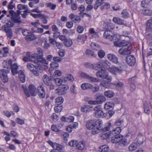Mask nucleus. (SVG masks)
<instances>
[{
  "instance_id": "obj_41",
  "label": "nucleus",
  "mask_w": 152,
  "mask_h": 152,
  "mask_svg": "<svg viewBox=\"0 0 152 152\" xmlns=\"http://www.w3.org/2000/svg\"><path fill=\"white\" fill-rule=\"evenodd\" d=\"M94 114L96 117H99L102 116L104 115V113L102 110H100L97 112H95Z\"/></svg>"
},
{
  "instance_id": "obj_50",
  "label": "nucleus",
  "mask_w": 152,
  "mask_h": 152,
  "mask_svg": "<svg viewBox=\"0 0 152 152\" xmlns=\"http://www.w3.org/2000/svg\"><path fill=\"white\" fill-rule=\"evenodd\" d=\"M91 46L92 49L95 50H98L99 48V45L95 43H92L91 44Z\"/></svg>"
},
{
  "instance_id": "obj_59",
  "label": "nucleus",
  "mask_w": 152,
  "mask_h": 152,
  "mask_svg": "<svg viewBox=\"0 0 152 152\" xmlns=\"http://www.w3.org/2000/svg\"><path fill=\"white\" fill-rule=\"evenodd\" d=\"M30 32L29 30L24 29L22 30V33L23 36L27 37Z\"/></svg>"
},
{
  "instance_id": "obj_11",
  "label": "nucleus",
  "mask_w": 152,
  "mask_h": 152,
  "mask_svg": "<svg viewBox=\"0 0 152 152\" xmlns=\"http://www.w3.org/2000/svg\"><path fill=\"white\" fill-rule=\"evenodd\" d=\"M69 18L72 22L75 23H79L81 20L80 17L79 15H76L73 13H71L69 16Z\"/></svg>"
},
{
  "instance_id": "obj_47",
  "label": "nucleus",
  "mask_w": 152,
  "mask_h": 152,
  "mask_svg": "<svg viewBox=\"0 0 152 152\" xmlns=\"http://www.w3.org/2000/svg\"><path fill=\"white\" fill-rule=\"evenodd\" d=\"M56 103L58 105H60L64 102V99L62 97L59 96L56 99Z\"/></svg>"
},
{
  "instance_id": "obj_26",
  "label": "nucleus",
  "mask_w": 152,
  "mask_h": 152,
  "mask_svg": "<svg viewBox=\"0 0 152 152\" xmlns=\"http://www.w3.org/2000/svg\"><path fill=\"white\" fill-rule=\"evenodd\" d=\"M121 139V136H114L112 138L111 141L113 143H119Z\"/></svg>"
},
{
  "instance_id": "obj_30",
  "label": "nucleus",
  "mask_w": 152,
  "mask_h": 152,
  "mask_svg": "<svg viewBox=\"0 0 152 152\" xmlns=\"http://www.w3.org/2000/svg\"><path fill=\"white\" fill-rule=\"evenodd\" d=\"M81 87L83 90L90 89L92 88V85L88 83H84L81 85Z\"/></svg>"
},
{
  "instance_id": "obj_46",
  "label": "nucleus",
  "mask_w": 152,
  "mask_h": 152,
  "mask_svg": "<svg viewBox=\"0 0 152 152\" xmlns=\"http://www.w3.org/2000/svg\"><path fill=\"white\" fill-rule=\"evenodd\" d=\"M102 66V64H101L100 62H98L95 64H94L93 69L95 70H98L99 69L101 68Z\"/></svg>"
},
{
  "instance_id": "obj_44",
  "label": "nucleus",
  "mask_w": 152,
  "mask_h": 152,
  "mask_svg": "<svg viewBox=\"0 0 152 152\" xmlns=\"http://www.w3.org/2000/svg\"><path fill=\"white\" fill-rule=\"evenodd\" d=\"M45 5L48 7L50 8L52 10H54L56 7V5L53 4L51 2L47 3Z\"/></svg>"
},
{
  "instance_id": "obj_25",
  "label": "nucleus",
  "mask_w": 152,
  "mask_h": 152,
  "mask_svg": "<svg viewBox=\"0 0 152 152\" xmlns=\"http://www.w3.org/2000/svg\"><path fill=\"white\" fill-rule=\"evenodd\" d=\"M92 107L89 105H85L82 106L81 108V110L83 112H89L91 110V109Z\"/></svg>"
},
{
  "instance_id": "obj_12",
  "label": "nucleus",
  "mask_w": 152,
  "mask_h": 152,
  "mask_svg": "<svg viewBox=\"0 0 152 152\" xmlns=\"http://www.w3.org/2000/svg\"><path fill=\"white\" fill-rule=\"evenodd\" d=\"M0 76L4 83H6L8 82V78L6 72L4 69H1L0 70Z\"/></svg>"
},
{
  "instance_id": "obj_49",
  "label": "nucleus",
  "mask_w": 152,
  "mask_h": 152,
  "mask_svg": "<svg viewBox=\"0 0 152 152\" xmlns=\"http://www.w3.org/2000/svg\"><path fill=\"white\" fill-rule=\"evenodd\" d=\"M98 57L100 58H103L105 55V52L102 50H99L98 52Z\"/></svg>"
},
{
  "instance_id": "obj_8",
  "label": "nucleus",
  "mask_w": 152,
  "mask_h": 152,
  "mask_svg": "<svg viewBox=\"0 0 152 152\" xmlns=\"http://www.w3.org/2000/svg\"><path fill=\"white\" fill-rule=\"evenodd\" d=\"M108 125H107L106 127H105L104 128L102 129V127H101V129L100 130H102L104 132L103 133L101 137L103 139H105L107 138L111 134L109 132H105L106 131H108L110 129V127L111 126V124L110 123H108Z\"/></svg>"
},
{
  "instance_id": "obj_10",
  "label": "nucleus",
  "mask_w": 152,
  "mask_h": 152,
  "mask_svg": "<svg viewBox=\"0 0 152 152\" xmlns=\"http://www.w3.org/2000/svg\"><path fill=\"white\" fill-rule=\"evenodd\" d=\"M126 63L129 66H134L136 62V59L132 55L127 56L126 58Z\"/></svg>"
},
{
  "instance_id": "obj_5",
  "label": "nucleus",
  "mask_w": 152,
  "mask_h": 152,
  "mask_svg": "<svg viewBox=\"0 0 152 152\" xmlns=\"http://www.w3.org/2000/svg\"><path fill=\"white\" fill-rule=\"evenodd\" d=\"M95 99V100L89 101L86 99L85 100L88 101L89 104L94 105L101 104L103 102L106 100V98L104 96H96Z\"/></svg>"
},
{
  "instance_id": "obj_61",
  "label": "nucleus",
  "mask_w": 152,
  "mask_h": 152,
  "mask_svg": "<svg viewBox=\"0 0 152 152\" xmlns=\"http://www.w3.org/2000/svg\"><path fill=\"white\" fill-rule=\"evenodd\" d=\"M77 142L76 140H72L69 142V145L71 146L76 147Z\"/></svg>"
},
{
  "instance_id": "obj_23",
  "label": "nucleus",
  "mask_w": 152,
  "mask_h": 152,
  "mask_svg": "<svg viewBox=\"0 0 152 152\" xmlns=\"http://www.w3.org/2000/svg\"><path fill=\"white\" fill-rule=\"evenodd\" d=\"M137 143L138 145L142 144L145 140V137L141 134H139L137 137Z\"/></svg>"
},
{
  "instance_id": "obj_34",
  "label": "nucleus",
  "mask_w": 152,
  "mask_h": 152,
  "mask_svg": "<svg viewBox=\"0 0 152 152\" xmlns=\"http://www.w3.org/2000/svg\"><path fill=\"white\" fill-rule=\"evenodd\" d=\"M53 80L54 81H53V85L56 84L57 86H59L61 85L63 82V80L59 78H56L55 79L53 78Z\"/></svg>"
},
{
  "instance_id": "obj_53",
  "label": "nucleus",
  "mask_w": 152,
  "mask_h": 152,
  "mask_svg": "<svg viewBox=\"0 0 152 152\" xmlns=\"http://www.w3.org/2000/svg\"><path fill=\"white\" fill-rule=\"evenodd\" d=\"M87 79L89 80L91 82H96L99 81V80L98 79L89 75Z\"/></svg>"
},
{
  "instance_id": "obj_39",
  "label": "nucleus",
  "mask_w": 152,
  "mask_h": 152,
  "mask_svg": "<svg viewBox=\"0 0 152 152\" xmlns=\"http://www.w3.org/2000/svg\"><path fill=\"white\" fill-rule=\"evenodd\" d=\"M124 120L120 119L115 121V124L117 126H120L121 127L124 126Z\"/></svg>"
},
{
  "instance_id": "obj_22",
  "label": "nucleus",
  "mask_w": 152,
  "mask_h": 152,
  "mask_svg": "<svg viewBox=\"0 0 152 152\" xmlns=\"http://www.w3.org/2000/svg\"><path fill=\"white\" fill-rule=\"evenodd\" d=\"M121 130V127H118L115 128L112 131L111 134L113 135L114 136H121L120 134Z\"/></svg>"
},
{
  "instance_id": "obj_6",
  "label": "nucleus",
  "mask_w": 152,
  "mask_h": 152,
  "mask_svg": "<svg viewBox=\"0 0 152 152\" xmlns=\"http://www.w3.org/2000/svg\"><path fill=\"white\" fill-rule=\"evenodd\" d=\"M9 14L10 15L11 18L14 23H17L19 25L21 23L20 17L16 14V12L12 10L9 11Z\"/></svg>"
},
{
  "instance_id": "obj_16",
  "label": "nucleus",
  "mask_w": 152,
  "mask_h": 152,
  "mask_svg": "<svg viewBox=\"0 0 152 152\" xmlns=\"http://www.w3.org/2000/svg\"><path fill=\"white\" fill-rule=\"evenodd\" d=\"M101 69V70H99L96 72V75L97 77L104 79L105 77H106V76H107V72L103 70V69Z\"/></svg>"
},
{
  "instance_id": "obj_35",
  "label": "nucleus",
  "mask_w": 152,
  "mask_h": 152,
  "mask_svg": "<svg viewBox=\"0 0 152 152\" xmlns=\"http://www.w3.org/2000/svg\"><path fill=\"white\" fill-rule=\"evenodd\" d=\"M109 150V147L107 145H102L99 148V151L101 152H106Z\"/></svg>"
},
{
  "instance_id": "obj_28",
  "label": "nucleus",
  "mask_w": 152,
  "mask_h": 152,
  "mask_svg": "<svg viewBox=\"0 0 152 152\" xmlns=\"http://www.w3.org/2000/svg\"><path fill=\"white\" fill-rule=\"evenodd\" d=\"M19 73V77L20 80L22 83H24L25 81V77L24 73L22 70H20Z\"/></svg>"
},
{
  "instance_id": "obj_58",
  "label": "nucleus",
  "mask_w": 152,
  "mask_h": 152,
  "mask_svg": "<svg viewBox=\"0 0 152 152\" xmlns=\"http://www.w3.org/2000/svg\"><path fill=\"white\" fill-rule=\"evenodd\" d=\"M146 26L148 28H152V19H150L147 21Z\"/></svg>"
},
{
  "instance_id": "obj_48",
  "label": "nucleus",
  "mask_w": 152,
  "mask_h": 152,
  "mask_svg": "<svg viewBox=\"0 0 152 152\" xmlns=\"http://www.w3.org/2000/svg\"><path fill=\"white\" fill-rule=\"evenodd\" d=\"M37 50L38 53V54H37L38 56V57L41 58H43L42 57L43 56V52L41 49L39 48H37Z\"/></svg>"
},
{
  "instance_id": "obj_42",
  "label": "nucleus",
  "mask_w": 152,
  "mask_h": 152,
  "mask_svg": "<svg viewBox=\"0 0 152 152\" xmlns=\"http://www.w3.org/2000/svg\"><path fill=\"white\" fill-rule=\"evenodd\" d=\"M122 17L124 18H128L129 16V14L126 10H124L121 13Z\"/></svg>"
},
{
  "instance_id": "obj_9",
  "label": "nucleus",
  "mask_w": 152,
  "mask_h": 152,
  "mask_svg": "<svg viewBox=\"0 0 152 152\" xmlns=\"http://www.w3.org/2000/svg\"><path fill=\"white\" fill-rule=\"evenodd\" d=\"M104 69L106 70H108L109 72L114 75H116L118 73L121 72L122 70L121 69L117 67L112 66L111 67H104Z\"/></svg>"
},
{
  "instance_id": "obj_29",
  "label": "nucleus",
  "mask_w": 152,
  "mask_h": 152,
  "mask_svg": "<svg viewBox=\"0 0 152 152\" xmlns=\"http://www.w3.org/2000/svg\"><path fill=\"white\" fill-rule=\"evenodd\" d=\"M139 145L136 143H132L130 144L129 147V149L130 151H133L135 150L137 148Z\"/></svg>"
},
{
  "instance_id": "obj_55",
  "label": "nucleus",
  "mask_w": 152,
  "mask_h": 152,
  "mask_svg": "<svg viewBox=\"0 0 152 152\" xmlns=\"http://www.w3.org/2000/svg\"><path fill=\"white\" fill-rule=\"evenodd\" d=\"M100 85L101 86L107 88L109 86V83L107 82L103 81L100 83Z\"/></svg>"
},
{
  "instance_id": "obj_15",
  "label": "nucleus",
  "mask_w": 152,
  "mask_h": 152,
  "mask_svg": "<svg viewBox=\"0 0 152 152\" xmlns=\"http://www.w3.org/2000/svg\"><path fill=\"white\" fill-rule=\"evenodd\" d=\"M107 58L115 64H117L118 62V58L114 54H108L107 55Z\"/></svg>"
},
{
  "instance_id": "obj_21",
  "label": "nucleus",
  "mask_w": 152,
  "mask_h": 152,
  "mask_svg": "<svg viewBox=\"0 0 152 152\" xmlns=\"http://www.w3.org/2000/svg\"><path fill=\"white\" fill-rule=\"evenodd\" d=\"M113 21L114 23L118 24L125 25L124 20L119 18L115 17L113 18Z\"/></svg>"
},
{
  "instance_id": "obj_60",
  "label": "nucleus",
  "mask_w": 152,
  "mask_h": 152,
  "mask_svg": "<svg viewBox=\"0 0 152 152\" xmlns=\"http://www.w3.org/2000/svg\"><path fill=\"white\" fill-rule=\"evenodd\" d=\"M27 6L26 5H22L21 4H19L17 6V8L19 10H25L26 9Z\"/></svg>"
},
{
  "instance_id": "obj_19",
  "label": "nucleus",
  "mask_w": 152,
  "mask_h": 152,
  "mask_svg": "<svg viewBox=\"0 0 152 152\" xmlns=\"http://www.w3.org/2000/svg\"><path fill=\"white\" fill-rule=\"evenodd\" d=\"M37 38L36 35L33 33L30 32L27 37H25V39L27 41H31L36 39Z\"/></svg>"
},
{
  "instance_id": "obj_40",
  "label": "nucleus",
  "mask_w": 152,
  "mask_h": 152,
  "mask_svg": "<svg viewBox=\"0 0 152 152\" xmlns=\"http://www.w3.org/2000/svg\"><path fill=\"white\" fill-rule=\"evenodd\" d=\"M66 77H64V81H66L67 80L70 81H73L74 80V78L73 76L71 74H67L66 75Z\"/></svg>"
},
{
  "instance_id": "obj_13",
  "label": "nucleus",
  "mask_w": 152,
  "mask_h": 152,
  "mask_svg": "<svg viewBox=\"0 0 152 152\" xmlns=\"http://www.w3.org/2000/svg\"><path fill=\"white\" fill-rule=\"evenodd\" d=\"M69 87L68 86H64L62 87H60L56 90V92L58 95H62L65 94Z\"/></svg>"
},
{
  "instance_id": "obj_56",
  "label": "nucleus",
  "mask_w": 152,
  "mask_h": 152,
  "mask_svg": "<svg viewBox=\"0 0 152 152\" xmlns=\"http://www.w3.org/2000/svg\"><path fill=\"white\" fill-rule=\"evenodd\" d=\"M143 14L145 15H152V10H145Z\"/></svg>"
},
{
  "instance_id": "obj_45",
  "label": "nucleus",
  "mask_w": 152,
  "mask_h": 152,
  "mask_svg": "<svg viewBox=\"0 0 152 152\" xmlns=\"http://www.w3.org/2000/svg\"><path fill=\"white\" fill-rule=\"evenodd\" d=\"M27 66L28 69L30 70L31 72H32L35 69L36 66H37V65H34L28 63L27 64Z\"/></svg>"
},
{
  "instance_id": "obj_18",
  "label": "nucleus",
  "mask_w": 152,
  "mask_h": 152,
  "mask_svg": "<svg viewBox=\"0 0 152 152\" xmlns=\"http://www.w3.org/2000/svg\"><path fill=\"white\" fill-rule=\"evenodd\" d=\"M31 61H33V62L37 64V66H39V65H40L41 63H45V64H47L46 62L47 61L46 60L43 58H40L37 57V58L34 59L33 60H31Z\"/></svg>"
},
{
  "instance_id": "obj_7",
  "label": "nucleus",
  "mask_w": 152,
  "mask_h": 152,
  "mask_svg": "<svg viewBox=\"0 0 152 152\" xmlns=\"http://www.w3.org/2000/svg\"><path fill=\"white\" fill-rule=\"evenodd\" d=\"M132 48V46L129 43L128 45H125L122 48L120 49L118 51L119 53L121 55H128L131 53L130 50Z\"/></svg>"
},
{
  "instance_id": "obj_24",
  "label": "nucleus",
  "mask_w": 152,
  "mask_h": 152,
  "mask_svg": "<svg viewBox=\"0 0 152 152\" xmlns=\"http://www.w3.org/2000/svg\"><path fill=\"white\" fill-rule=\"evenodd\" d=\"M37 93L39 95H45V93L43 87L42 85L39 86L37 90Z\"/></svg>"
},
{
  "instance_id": "obj_14",
  "label": "nucleus",
  "mask_w": 152,
  "mask_h": 152,
  "mask_svg": "<svg viewBox=\"0 0 152 152\" xmlns=\"http://www.w3.org/2000/svg\"><path fill=\"white\" fill-rule=\"evenodd\" d=\"M115 46L119 47H124L125 45H129V42L125 40H122L120 41H116L114 42Z\"/></svg>"
},
{
  "instance_id": "obj_63",
  "label": "nucleus",
  "mask_w": 152,
  "mask_h": 152,
  "mask_svg": "<svg viewBox=\"0 0 152 152\" xmlns=\"http://www.w3.org/2000/svg\"><path fill=\"white\" fill-rule=\"evenodd\" d=\"M50 66L53 69H56L58 66V64L55 62H52L50 64Z\"/></svg>"
},
{
  "instance_id": "obj_57",
  "label": "nucleus",
  "mask_w": 152,
  "mask_h": 152,
  "mask_svg": "<svg viewBox=\"0 0 152 152\" xmlns=\"http://www.w3.org/2000/svg\"><path fill=\"white\" fill-rule=\"evenodd\" d=\"M136 81V78L135 77H132L128 80L129 83L130 84H134Z\"/></svg>"
},
{
  "instance_id": "obj_3",
  "label": "nucleus",
  "mask_w": 152,
  "mask_h": 152,
  "mask_svg": "<svg viewBox=\"0 0 152 152\" xmlns=\"http://www.w3.org/2000/svg\"><path fill=\"white\" fill-rule=\"evenodd\" d=\"M14 25V23L10 22L6 23L2 27V29L6 32V36L10 39H12L13 37V32L11 28L13 27Z\"/></svg>"
},
{
  "instance_id": "obj_17",
  "label": "nucleus",
  "mask_w": 152,
  "mask_h": 152,
  "mask_svg": "<svg viewBox=\"0 0 152 152\" xmlns=\"http://www.w3.org/2000/svg\"><path fill=\"white\" fill-rule=\"evenodd\" d=\"M28 95H34L36 91V88L33 84H29L28 86Z\"/></svg>"
},
{
  "instance_id": "obj_36",
  "label": "nucleus",
  "mask_w": 152,
  "mask_h": 152,
  "mask_svg": "<svg viewBox=\"0 0 152 152\" xmlns=\"http://www.w3.org/2000/svg\"><path fill=\"white\" fill-rule=\"evenodd\" d=\"M85 145V143L83 141L80 142L79 143H77L76 147V148L77 149L82 150L84 148Z\"/></svg>"
},
{
  "instance_id": "obj_2",
  "label": "nucleus",
  "mask_w": 152,
  "mask_h": 152,
  "mask_svg": "<svg viewBox=\"0 0 152 152\" xmlns=\"http://www.w3.org/2000/svg\"><path fill=\"white\" fill-rule=\"evenodd\" d=\"M102 26L103 28L107 30V31H105L104 33V37L106 39L112 41L115 37V35H110V31L114 29L115 26L113 25L109 24L108 22L106 21L104 22V23Z\"/></svg>"
},
{
  "instance_id": "obj_38",
  "label": "nucleus",
  "mask_w": 152,
  "mask_h": 152,
  "mask_svg": "<svg viewBox=\"0 0 152 152\" xmlns=\"http://www.w3.org/2000/svg\"><path fill=\"white\" fill-rule=\"evenodd\" d=\"M73 42L72 40L70 39H67L64 42V44L66 47H70L72 45Z\"/></svg>"
},
{
  "instance_id": "obj_64",
  "label": "nucleus",
  "mask_w": 152,
  "mask_h": 152,
  "mask_svg": "<svg viewBox=\"0 0 152 152\" xmlns=\"http://www.w3.org/2000/svg\"><path fill=\"white\" fill-rule=\"evenodd\" d=\"M74 117L72 116H69L66 118V122H72L74 121Z\"/></svg>"
},
{
  "instance_id": "obj_62",
  "label": "nucleus",
  "mask_w": 152,
  "mask_h": 152,
  "mask_svg": "<svg viewBox=\"0 0 152 152\" xmlns=\"http://www.w3.org/2000/svg\"><path fill=\"white\" fill-rule=\"evenodd\" d=\"M148 0H143L141 2V6L143 7H146L148 5Z\"/></svg>"
},
{
  "instance_id": "obj_51",
  "label": "nucleus",
  "mask_w": 152,
  "mask_h": 152,
  "mask_svg": "<svg viewBox=\"0 0 152 152\" xmlns=\"http://www.w3.org/2000/svg\"><path fill=\"white\" fill-rule=\"evenodd\" d=\"M85 53L86 54L88 55V56L95 57L96 56L94 52L89 50H86Z\"/></svg>"
},
{
  "instance_id": "obj_27",
  "label": "nucleus",
  "mask_w": 152,
  "mask_h": 152,
  "mask_svg": "<svg viewBox=\"0 0 152 152\" xmlns=\"http://www.w3.org/2000/svg\"><path fill=\"white\" fill-rule=\"evenodd\" d=\"M114 106V104L112 102L106 103L104 105V108L107 110L110 109H112Z\"/></svg>"
},
{
  "instance_id": "obj_33",
  "label": "nucleus",
  "mask_w": 152,
  "mask_h": 152,
  "mask_svg": "<svg viewBox=\"0 0 152 152\" xmlns=\"http://www.w3.org/2000/svg\"><path fill=\"white\" fill-rule=\"evenodd\" d=\"M110 5L109 3L107 2H105L101 6L100 9L101 10H105L110 8Z\"/></svg>"
},
{
  "instance_id": "obj_1",
  "label": "nucleus",
  "mask_w": 152,
  "mask_h": 152,
  "mask_svg": "<svg viewBox=\"0 0 152 152\" xmlns=\"http://www.w3.org/2000/svg\"><path fill=\"white\" fill-rule=\"evenodd\" d=\"M103 123L102 121L98 120L96 121L92 120L88 121L86 124V128L89 129H93L91 131V133L95 134L99 133L101 129Z\"/></svg>"
},
{
  "instance_id": "obj_54",
  "label": "nucleus",
  "mask_w": 152,
  "mask_h": 152,
  "mask_svg": "<svg viewBox=\"0 0 152 152\" xmlns=\"http://www.w3.org/2000/svg\"><path fill=\"white\" fill-rule=\"evenodd\" d=\"M62 145L57 144L56 143L53 146V149L55 150L59 151L62 149Z\"/></svg>"
},
{
  "instance_id": "obj_32",
  "label": "nucleus",
  "mask_w": 152,
  "mask_h": 152,
  "mask_svg": "<svg viewBox=\"0 0 152 152\" xmlns=\"http://www.w3.org/2000/svg\"><path fill=\"white\" fill-rule=\"evenodd\" d=\"M104 0H96L94 6V8L96 10L99 6H101L103 4Z\"/></svg>"
},
{
  "instance_id": "obj_20",
  "label": "nucleus",
  "mask_w": 152,
  "mask_h": 152,
  "mask_svg": "<svg viewBox=\"0 0 152 152\" xmlns=\"http://www.w3.org/2000/svg\"><path fill=\"white\" fill-rule=\"evenodd\" d=\"M11 68V71L13 75H14L19 73V72H18L17 70L18 69V66L17 64L15 63L13 65H12Z\"/></svg>"
},
{
  "instance_id": "obj_43",
  "label": "nucleus",
  "mask_w": 152,
  "mask_h": 152,
  "mask_svg": "<svg viewBox=\"0 0 152 152\" xmlns=\"http://www.w3.org/2000/svg\"><path fill=\"white\" fill-rule=\"evenodd\" d=\"M39 66H37H37H36L35 69L32 72L33 74L35 76H38L39 75L40 72L39 70H40V67L39 68Z\"/></svg>"
},
{
  "instance_id": "obj_4",
  "label": "nucleus",
  "mask_w": 152,
  "mask_h": 152,
  "mask_svg": "<svg viewBox=\"0 0 152 152\" xmlns=\"http://www.w3.org/2000/svg\"><path fill=\"white\" fill-rule=\"evenodd\" d=\"M42 80L44 84L46 86H49L50 90L54 89V86L53 85V76L49 77L48 75H45L42 77Z\"/></svg>"
},
{
  "instance_id": "obj_37",
  "label": "nucleus",
  "mask_w": 152,
  "mask_h": 152,
  "mask_svg": "<svg viewBox=\"0 0 152 152\" xmlns=\"http://www.w3.org/2000/svg\"><path fill=\"white\" fill-rule=\"evenodd\" d=\"M39 18L42 20L43 23L44 24H46L47 23V20L46 19L48 18V16L47 15H44L41 14Z\"/></svg>"
},
{
  "instance_id": "obj_31",
  "label": "nucleus",
  "mask_w": 152,
  "mask_h": 152,
  "mask_svg": "<svg viewBox=\"0 0 152 152\" xmlns=\"http://www.w3.org/2000/svg\"><path fill=\"white\" fill-rule=\"evenodd\" d=\"M106 96L108 98H111V99L116 104H118L120 102V99L116 97H114V96Z\"/></svg>"
},
{
  "instance_id": "obj_52",
  "label": "nucleus",
  "mask_w": 152,
  "mask_h": 152,
  "mask_svg": "<svg viewBox=\"0 0 152 152\" xmlns=\"http://www.w3.org/2000/svg\"><path fill=\"white\" fill-rule=\"evenodd\" d=\"M63 107L62 105H59L56 106L54 107V110L56 113H58L61 111Z\"/></svg>"
}]
</instances>
